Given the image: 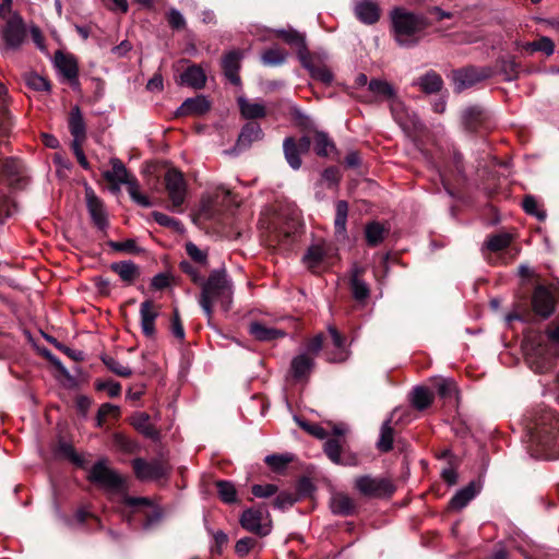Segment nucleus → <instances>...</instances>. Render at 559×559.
<instances>
[{"label":"nucleus","instance_id":"nucleus-11","mask_svg":"<svg viewBox=\"0 0 559 559\" xmlns=\"http://www.w3.org/2000/svg\"><path fill=\"white\" fill-rule=\"evenodd\" d=\"M2 37L5 47L9 49H17L25 38V26L20 16H12L8 20L2 28Z\"/></svg>","mask_w":559,"mask_h":559},{"label":"nucleus","instance_id":"nucleus-3","mask_svg":"<svg viewBox=\"0 0 559 559\" xmlns=\"http://www.w3.org/2000/svg\"><path fill=\"white\" fill-rule=\"evenodd\" d=\"M391 20L395 39L400 46L414 45L416 40L413 37L427 25L425 17L402 8H395L391 12Z\"/></svg>","mask_w":559,"mask_h":559},{"label":"nucleus","instance_id":"nucleus-50","mask_svg":"<svg viewBox=\"0 0 559 559\" xmlns=\"http://www.w3.org/2000/svg\"><path fill=\"white\" fill-rule=\"evenodd\" d=\"M324 452L333 463H343V459L341 456V444L337 440L329 439L324 443Z\"/></svg>","mask_w":559,"mask_h":559},{"label":"nucleus","instance_id":"nucleus-43","mask_svg":"<svg viewBox=\"0 0 559 559\" xmlns=\"http://www.w3.org/2000/svg\"><path fill=\"white\" fill-rule=\"evenodd\" d=\"M511 242V236L507 233L492 235L486 241V247L492 252L507 248Z\"/></svg>","mask_w":559,"mask_h":559},{"label":"nucleus","instance_id":"nucleus-63","mask_svg":"<svg viewBox=\"0 0 559 559\" xmlns=\"http://www.w3.org/2000/svg\"><path fill=\"white\" fill-rule=\"evenodd\" d=\"M438 394L448 397L455 392V383L451 380L442 379L437 384Z\"/></svg>","mask_w":559,"mask_h":559},{"label":"nucleus","instance_id":"nucleus-32","mask_svg":"<svg viewBox=\"0 0 559 559\" xmlns=\"http://www.w3.org/2000/svg\"><path fill=\"white\" fill-rule=\"evenodd\" d=\"M181 83L193 88H202L205 85V74L198 66L189 67L180 76Z\"/></svg>","mask_w":559,"mask_h":559},{"label":"nucleus","instance_id":"nucleus-30","mask_svg":"<svg viewBox=\"0 0 559 559\" xmlns=\"http://www.w3.org/2000/svg\"><path fill=\"white\" fill-rule=\"evenodd\" d=\"M131 424L139 432L147 438L157 439L159 436L158 431L150 423V416L146 413H135L131 418Z\"/></svg>","mask_w":559,"mask_h":559},{"label":"nucleus","instance_id":"nucleus-23","mask_svg":"<svg viewBox=\"0 0 559 559\" xmlns=\"http://www.w3.org/2000/svg\"><path fill=\"white\" fill-rule=\"evenodd\" d=\"M362 273L364 269L356 266L353 269L350 277L352 293L354 298L358 301L366 300L370 293L368 284L361 280Z\"/></svg>","mask_w":559,"mask_h":559},{"label":"nucleus","instance_id":"nucleus-22","mask_svg":"<svg viewBox=\"0 0 559 559\" xmlns=\"http://www.w3.org/2000/svg\"><path fill=\"white\" fill-rule=\"evenodd\" d=\"M314 366L313 357L308 354H300L292 360L290 369L295 379L300 380L306 378L311 372Z\"/></svg>","mask_w":559,"mask_h":559},{"label":"nucleus","instance_id":"nucleus-52","mask_svg":"<svg viewBox=\"0 0 559 559\" xmlns=\"http://www.w3.org/2000/svg\"><path fill=\"white\" fill-rule=\"evenodd\" d=\"M292 461L293 456L289 454H272L265 457L266 464L276 471L284 468Z\"/></svg>","mask_w":559,"mask_h":559},{"label":"nucleus","instance_id":"nucleus-4","mask_svg":"<svg viewBox=\"0 0 559 559\" xmlns=\"http://www.w3.org/2000/svg\"><path fill=\"white\" fill-rule=\"evenodd\" d=\"M110 165L111 170L104 173L105 179L116 186L127 185L130 198L140 206L150 207L152 205L151 201L141 193L138 180L129 174L122 162L118 158H111Z\"/></svg>","mask_w":559,"mask_h":559},{"label":"nucleus","instance_id":"nucleus-33","mask_svg":"<svg viewBox=\"0 0 559 559\" xmlns=\"http://www.w3.org/2000/svg\"><path fill=\"white\" fill-rule=\"evenodd\" d=\"M415 85H418L425 93L431 94L442 88L443 81L437 72L428 71L415 82Z\"/></svg>","mask_w":559,"mask_h":559},{"label":"nucleus","instance_id":"nucleus-21","mask_svg":"<svg viewBox=\"0 0 559 559\" xmlns=\"http://www.w3.org/2000/svg\"><path fill=\"white\" fill-rule=\"evenodd\" d=\"M241 55L239 51H230L223 59V69L227 79L235 85L240 84L238 70Z\"/></svg>","mask_w":559,"mask_h":559},{"label":"nucleus","instance_id":"nucleus-10","mask_svg":"<svg viewBox=\"0 0 559 559\" xmlns=\"http://www.w3.org/2000/svg\"><path fill=\"white\" fill-rule=\"evenodd\" d=\"M165 187L173 207H180L187 194V183L182 174L176 169H169L165 175Z\"/></svg>","mask_w":559,"mask_h":559},{"label":"nucleus","instance_id":"nucleus-13","mask_svg":"<svg viewBox=\"0 0 559 559\" xmlns=\"http://www.w3.org/2000/svg\"><path fill=\"white\" fill-rule=\"evenodd\" d=\"M159 316V307L147 299L140 306V323L143 334L146 337L155 336V320Z\"/></svg>","mask_w":559,"mask_h":559},{"label":"nucleus","instance_id":"nucleus-15","mask_svg":"<svg viewBox=\"0 0 559 559\" xmlns=\"http://www.w3.org/2000/svg\"><path fill=\"white\" fill-rule=\"evenodd\" d=\"M55 66L60 74L68 80L72 85H78V62L71 55L63 53L61 51L55 55Z\"/></svg>","mask_w":559,"mask_h":559},{"label":"nucleus","instance_id":"nucleus-2","mask_svg":"<svg viewBox=\"0 0 559 559\" xmlns=\"http://www.w3.org/2000/svg\"><path fill=\"white\" fill-rule=\"evenodd\" d=\"M546 334L551 344L544 343L543 336L538 335L527 338L524 345L527 364L538 373H544L552 367L554 358L557 355L554 344L559 345V322L549 326Z\"/></svg>","mask_w":559,"mask_h":559},{"label":"nucleus","instance_id":"nucleus-5","mask_svg":"<svg viewBox=\"0 0 559 559\" xmlns=\"http://www.w3.org/2000/svg\"><path fill=\"white\" fill-rule=\"evenodd\" d=\"M354 488L367 498L390 497L395 491V486L388 477L360 475L354 479Z\"/></svg>","mask_w":559,"mask_h":559},{"label":"nucleus","instance_id":"nucleus-51","mask_svg":"<svg viewBox=\"0 0 559 559\" xmlns=\"http://www.w3.org/2000/svg\"><path fill=\"white\" fill-rule=\"evenodd\" d=\"M119 411L120 409L118 406L112 405L110 403L102 404L97 412L96 426L102 427L108 416H118Z\"/></svg>","mask_w":559,"mask_h":559},{"label":"nucleus","instance_id":"nucleus-59","mask_svg":"<svg viewBox=\"0 0 559 559\" xmlns=\"http://www.w3.org/2000/svg\"><path fill=\"white\" fill-rule=\"evenodd\" d=\"M296 421L304 430H306L307 432H309L310 435L314 436L318 439H325L328 437L326 430L319 425H311L299 418H296Z\"/></svg>","mask_w":559,"mask_h":559},{"label":"nucleus","instance_id":"nucleus-35","mask_svg":"<svg viewBox=\"0 0 559 559\" xmlns=\"http://www.w3.org/2000/svg\"><path fill=\"white\" fill-rule=\"evenodd\" d=\"M386 234L388 229L379 222L369 223L365 228L367 243L371 247L380 245Z\"/></svg>","mask_w":559,"mask_h":559},{"label":"nucleus","instance_id":"nucleus-62","mask_svg":"<svg viewBox=\"0 0 559 559\" xmlns=\"http://www.w3.org/2000/svg\"><path fill=\"white\" fill-rule=\"evenodd\" d=\"M312 78L322 81L323 83H331L333 80L332 72L324 67H313L309 70Z\"/></svg>","mask_w":559,"mask_h":559},{"label":"nucleus","instance_id":"nucleus-20","mask_svg":"<svg viewBox=\"0 0 559 559\" xmlns=\"http://www.w3.org/2000/svg\"><path fill=\"white\" fill-rule=\"evenodd\" d=\"M263 138V131L257 122H248L241 129L237 140V145L240 148L249 147L253 142Z\"/></svg>","mask_w":559,"mask_h":559},{"label":"nucleus","instance_id":"nucleus-27","mask_svg":"<svg viewBox=\"0 0 559 559\" xmlns=\"http://www.w3.org/2000/svg\"><path fill=\"white\" fill-rule=\"evenodd\" d=\"M110 269L119 275V277L128 283H133L140 275V270L132 261H119L110 265Z\"/></svg>","mask_w":559,"mask_h":559},{"label":"nucleus","instance_id":"nucleus-48","mask_svg":"<svg viewBox=\"0 0 559 559\" xmlns=\"http://www.w3.org/2000/svg\"><path fill=\"white\" fill-rule=\"evenodd\" d=\"M520 64L513 59H503L500 61V71L506 81H513L518 78Z\"/></svg>","mask_w":559,"mask_h":559},{"label":"nucleus","instance_id":"nucleus-42","mask_svg":"<svg viewBox=\"0 0 559 559\" xmlns=\"http://www.w3.org/2000/svg\"><path fill=\"white\" fill-rule=\"evenodd\" d=\"M334 150V144L323 132L314 134V151L320 156H328Z\"/></svg>","mask_w":559,"mask_h":559},{"label":"nucleus","instance_id":"nucleus-36","mask_svg":"<svg viewBox=\"0 0 559 559\" xmlns=\"http://www.w3.org/2000/svg\"><path fill=\"white\" fill-rule=\"evenodd\" d=\"M433 401V394L430 390L424 386H416L412 392V405L418 409L424 411L428 408Z\"/></svg>","mask_w":559,"mask_h":559},{"label":"nucleus","instance_id":"nucleus-39","mask_svg":"<svg viewBox=\"0 0 559 559\" xmlns=\"http://www.w3.org/2000/svg\"><path fill=\"white\" fill-rule=\"evenodd\" d=\"M336 214L334 221L335 233L341 236L346 234V223L348 215V203L346 201H337L335 205Z\"/></svg>","mask_w":559,"mask_h":559},{"label":"nucleus","instance_id":"nucleus-34","mask_svg":"<svg viewBox=\"0 0 559 559\" xmlns=\"http://www.w3.org/2000/svg\"><path fill=\"white\" fill-rule=\"evenodd\" d=\"M250 334L258 341H273L284 336V332L281 330L267 328L259 322H252L249 326Z\"/></svg>","mask_w":559,"mask_h":559},{"label":"nucleus","instance_id":"nucleus-40","mask_svg":"<svg viewBox=\"0 0 559 559\" xmlns=\"http://www.w3.org/2000/svg\"><path fill=\"white\" fill-rule=\"evenodd\" d=\"M287 52L280 48H270L262 53L261 60L264 66L276 67L286 61Z\"/></svg>","mask_w":559,"mask_h":559},{"label":"nucleus","instance_id":"nucleus-18","mask_svg":"<svg viewBox=\"0 0 559 559\" xmlns=\"http://www.w3.org/2000/svg\"><path fill=\"white\" fill-rule=\"evenodd\" d=\"M210 109V103L204 96L186 99L177 109V116L202 115Z\"/></svg>","mask_w":559,"mask_h":559},{"label":"nucleus","instance_id":"nucleus-44","mask_svg":"<svg viewBox=\"0 0 559 559\" xmlns=\"http://www.w3.org/2000/svg\"><path fill=\"white\" fill-rule=\"evenodd\" d=\"M103 362L110 371H112L119 377L128 378L132 374V370L128 366L118 361L114 357L105 356L103 357Z\"/></svg>","mask_w":559,"mask_h":559},{"label":"nucleus","instance_id":"nucleus-56","mask_svg":"<svg viewBox=\"0 0 559 559\" xmlns=\"http://www.w3.org/2000/svg\"><path fill=\"white\" fill-rule=\"evenodd\" d=\"M297 501V496L292 492L283 491L274 500V507L281 510L292 507Z\"/></svg>","mask_w":559,"mask_h":559},{"label":"nucleus","instance_id":"nucleus-12","mask_svg":"<svg viewBox=\"0 0 559 559\" xmlns=\"http://www.w3.org/2000/svg\"><path fill=\"white\" fill-rule=\"evenodd\" d=\"M310 139L304 136L298 143L293 138H286L283 143L284 155L289 166L297 170L301 166L300 153L307 152L310 147Z\"/></svg>","mask_w":559,"mask_h":559},{"label":"nucleus","instance_id":"nucleus-37","mask_svg":"<svg viewBox=\"0 0 559 559\" xmlns=\"http://www.w3.org/2000/svg\"><path fill=\"white\" fill-rule=\"evenodd\" d=\"M11 126V117L7 109V88L0 84V135H8Z\"/></svg>","mask_w":559,"mask_h":559},{"label":"nucleus","instance_id":"nucleus-28","mask_svg":"<svg viewBox=\"0 0 559 559\" xmlns=\"http://www.w3.org/2000/svg\"><path fill=\"white\" fill-rule=\"evenodd\" d=\"M518 47L527 53L532 55L536 51H542L547 56H551L555 51L554 41L546 36L540 37L535 41L519 43Z\"/></svg>","mask_w":559,"mask_h":559},{"label":"nucleus","instance_id":"nucleus-47","mask_svg":"<svg viewBox=\"0 0 559 559\" xmlns=\"http://www.w3.org/2000/svg\"><path fill=\"white\" fill-rule=\"evenodd\" d=\"M483 110L479 107H468L463 111V122L468 129H475L477 123L480 121Z\"/></svg>","mask_w":559,"mask_h":559},{"label":"nucleus","instance_id":"nucleus-53","mask_svg":"<svg viewBox=\"0 0 559 559\" xmlns=\"http://www.w3.org/2000/svg\"><path fill=\"white\" fill-rule=\"evenodd\" d=\"M186 251L188 255L197 263L206 266L207 264V254L205 251L201 250L197 245L192 242H188L186 245Z\"/></svg>","mask_w":559,"mask_h":559},{"label":"nucleus","instance_id":"nucleus-17","mask_svg":"<svg viewBox=\"0 0 559 559\" xmlns=\"http://www.w3.org/2000/svg\"><path fill=\"white\" fill-rule=\"evenodd\" d=\"M355 14L365 24H374L380 19V9L373 0H356Z\"/></svg>","mask_w":559,"mask_h":559},{"label":"nucleus","instance_id":"nucleus-25","mask_svg":"<svg viewBox=\"0 0 559 559\" xmlns=\"http://www.w3.org/2000/svg\"><path fill=\"white\" fill-rule=\"evenodd\" d=\"M328 331L331 335L333 346L335 347L334 352L328 354V360L332 362L344 361L347 357L345 349V338L332 325L328 328Z\"/></svg>","mask_w":559,"mask_h":559},{"label":"nucleus","instance_id":"nucleus-54","mask_svg":"<svg viewBox=\"0 0 559 559\" xmlns=\"http://www.w3.org/2000/svg\"><path fill=\"white\" fill-rule=\"evenodd\" d=\"M20 162L14 158L0 159V170L9 177L16 176L20 173Z\"/></svg>","mask_w":559,"mask_h":559},{"label":"nucleus","instance_id":"nucleus-38","mask_svg":"<svg viewBox=\"0 0 559 559\" xmlns=\"http://www.w3.org/2000/svg\"><path fill=\"white\" fill-rule=\"evenodd\" d=\"M325 250L322 245L311 246L304 255V262L308 269L314 271L323 261Z\"/></svg>","mask_w":559,"mask_h":559},{"label":"nucleus","instance_id":"nucleus-6","mask_svg":"<svg viewBox=\"0 0 559 559\" xmlns=\"http://www.w3.org/2000/svg\"><path fill=\"white\" fill-rule=\"evenodd\" d=\"M243 530L260 536H267L272 531L271 515L265 507L249 508L245 510L239 519Z\"/></svg>","mask_w":559,"mask_h":559},{"label":"nucleus","instance_id":"nucleus-14","mask_svg":"<svg viewBox=\"0 0 559 559\" xmlns=\"http://www.w3.org/2000/svg\"><path fill=\"white\" fill-rule=\"evenodd\" d=\"M533 309L534 311L544 317H549L555 310V300L550 290L543 285H538L533 294Z\"/></svg>","mask_w":559,"mask_h":559},{"label":"nucleus","instance_id":"nucleus-9","mask_svg":"<svg viewBox=\"0 0 559 559\" xmlns=\"http://www.w3.org/2000/svg\"><path fill=\"white\" fill-rule=\"evenodd\" d=\"M132 466L135 476L140 480H157L165 477L169 473V466L162 460L145 461L143 459H134Z\"/></svg>","mask_w":559,"mask_h":559},{"label":"nucleus","instance_id":"nucleus-55","mask_svg":"<svg viewBox=\"0 0 559 559\" xmlns=\"http://www.w3.org/2000/svg\"><path fill=\"white\" fill-rule=\"evenodd\" d=\"M153 217L157 224L160 226L171 227L175 230H181L182 225L179 221L164 214L160 212H153Z\"/></svg>","mask_w":559,"mask_h":559},{"label":"nucleus","instance_id":"nucleus-16","mask_svg":"<svg viewBox=\"0 0 559 559\" xmlns=\"http://www.w3.org/2000/svg\"><path fill=\"white\" fill-rule=\"evenodd\" d=\"M85 195L87 210L94 224L99 229H105L108 225V222L103 202L97 198L91 188H86Z\"/></svg>","mask_w":559,"mask_h":559},{"label":"nucleus","instance_id":"nucleus-1","mask_svg":"<svg viewBox=\"0 0 559 559\" xmlns=\"http://www.w3.org/2000/svg\"><path fill=\"white\" fill-rule=\"evenodd\" d=\"M200 307L211 320L213 308L217 305L224 312L229 311L233 302V284L225 269L214 270L201 285Z\"/></svg>","mask_w":559,"mask_h":559},{"label":"nucleus","instance_id":"nucleus-31","mask_svg":"<svg viewBox=\"0 0 559 559\" xmlns=\"http://www.w3.org/2000/svg\"><path fill=\"white\" fill-rule=\"evenodd\" d=\"M238 105L242 117L246 119L262 118L266 115L265 106L261 103H254L245 97H239Z\"/></svg>","mask_w":559,"mask_h":559},{"label":"nucleus","instance_id":"nucleus-8","mask_svg":"<svg viewBox=\"0 0 559 559\" xmlns=\"http://www.w3.org/2000/svg\"><path fill=\"white\" fill-rule=\"evenodd\" d=\"M88 478L109 490H120L123 487V478L106 465L105 461L94 464Z\"/></svg>","mask_w":559,"mask_h":559},{"label":"nucleus","instance_id":"nucleus-41","mask_svg":"<svg viewBox=\"0 0 559 559\" xmlns=\"http://www.w3.org/2000/svg\"><path fill=\"white\" fill-rule=\"evenodd\" d=\"M393 445V428L391 427V419L385 420L381 426L380 438L378 448L382 452H388Z\"/></svg>","mask_w":559,"mask_h":559},{"label":"nucleus","instance_id":"nucleus-58","mask_svg":"<svg viewBox=\"0 0 559 559\" xmlns=\"http://www.w3.org/2000/svg\"><path fill=\"white\" fill-rule=\"evenodd\" d=\"M277 486L273 484L253 485L251 491L257 498H269L277 492Z\"/></svg>","mask_w":559,"mask_h":559},{"label":"nucleus","instance_id":"nucleus-26","mask_svg":"<svg viewBox=\"0 0 559 559\" xmlns=\"http://www.w3.org/2000/svg\"><path fill=\"white\" fill-rule=\"evenodd\" d=\"M331 510L334 514L349 515L355 510V501L345 493H334L330 501Z\"/></svg>","mask_w":559,"mask_h":559},{"label":"nucleus","instance_id":"nucleus-64","mask_svg":"<svg viewBox=\"0 0 559 559\" xmlns=\"http://www.w3.org/2000/svg\"><path fill=\"white\" fill-rule=\"evenodd\" d=\"M323 344V337L321 334L316 335L312 337L308 344H307V353L309 356L313 357L319 354V352L322 349Z\"/></svg>","mask_w":559,"mask_h":559},{"label":"nucleus","instance_id":"nucleus-60","mask_svg":"<svg viewBox=\"0 0 559 559\" xmlns=\"http://www.w3.org/2000/svg\"><path fill=\"white\" fill-rule=\"evenodd\" d=\"M180 269L183 273L188 274L195 284L202 285L204 283L201 272L188 261L180 263Z\"/></svg>","mask_w":559,"mask_h":559},{"label":"nucleus","instance_id":"nucleus-45","mask_svg":"<svg viewBox=\"0 0 559 559\" xmlns=\"http://www.w3.org/2000/svg\"><path fill=\"white\" fill-rule=\"evenodd\" d=\"M219 498L226 503H233L236 501L237 491L235 486L226 480H219L216 484Z\"/></svg>","mask_w":559,"mask_h":559},{"label":"nucleus","instance_id":"nucleus-57","mask_svg":"<svg viewBox=\"0 0 559 559\" xmlns=\"http://www.w3.org/2000/svg\"><path fill=\"white\" fill-rule=\"evenodd\" d=\"M257 545V540L252 537L240 538L235 545V551L240 557L247 556Z\"/></svg>","mask_w":559,"mask_h":559},{"label":"nucleus","instance_id":"nucleus-61","mask_svg":"<svg viewBox=\"0 0 559 559\" xmlns=\"http://www.w3.org/2000/svg\"><path fill=\"white\" fill-rule=\"evenodd\" d=\"M27 84L35 91H49L50 83L45 78L38 74H31L27 79Z\"/></svg>","mask_w":559,"mask_h":559},{"label":"nucleus","instance_id":"nucleus-49","mask_svg":"<svg viewBox=\"0 0 559 559\" xmlns=\"http://www.w3.org/2000/svg\"><path fill=\"white\" fill-rule=\"evenodd\" d=\"M523 209L527 214L536 216L539 221H544L546 218V212L538 207L536 199L532 195L524 198Z\"/></svg>","mask_w":559,"mask_h":559},{"label":"nucleus","instance_id":"nucleus-24","mask_svg":"<svg viewBox=\"0 0 559 559\" xmlns=\"http://www.w3.org/2000/svg\"><path fill=\"white\" fill-rule=\"evenodd\" d=\"M69 129L70 133L73 136V141H84L86 138V127L81 114V110L78 106H74L71 109L70 118H69Z\"/></svg>","mask_w":559,"mask_h":559},{"label":"nucleus","instance_id":"nucleus-46","mask_svg":"<svg viewBox=\"0 0 559 559\" xmlns=\"http://www.w3.org/2000/svg\"><path fill=\"white\" fill-rule=\"evenodd\" d=\"M274 33L277 37L282 38L285 43L292 46H302L304 36L293 28L275 29Z\"/></svg>","mask_w":559,"mask_h":559},{"label":"nucleus","instance_id":"nucleus-19","mask_svg":"<svg viewBox=\"0 0 559 559\" xmlns=\"http://www.w3.org/2000/svg\"><path fill=\"white\" fill-rule=\"evenodd\" d=\"M369 91L372 92L378 98L391 100V108L395 114V106L400 105L393 86L386 81L371 80L369 82Z\"/></svg>","mask_w":559,"mask_h":559},{"label":"nucleus","instance_id":"nucleus-7","mask_svg":"<svg viewBox=\"0 0 559 559\" xmlns=\"http://www.w3.org/2000/svg\"><path fill=\"white\" fill-rule=\"evenodd\" d=\"M493 71L489 67L481 68H466L454 71L453 81L454 88L456 92H462L466 88L474 86L475 84L491 78Z\"/></svg>","mask_w":559,"mask_h":559},{"label":"nucleus","instance_id":"nucleus-29","mask_svg":"<svg viewBox=\"0 0 559 559\" xmlns=\"http://www.w3.org/2000/svg\"><path fill=\"white\" fill-rule=\"evenodd\" d=\"M477 495V489L474 483L468 484L466 487L460 489L450 500V508L452 510H462L471 500Z\"/></svg>","mask_w":559,"mask_h":559}]
</instances>
